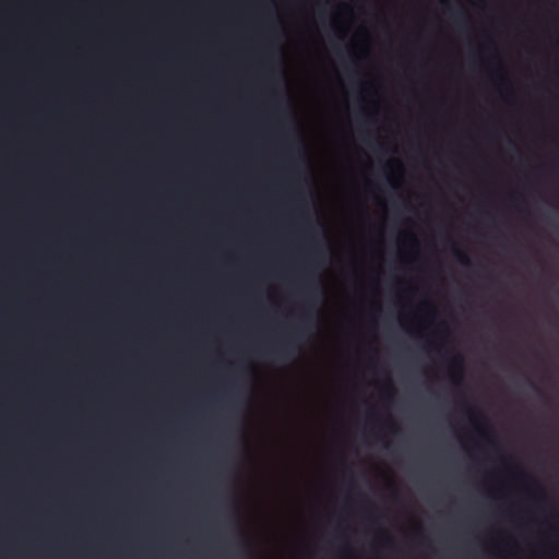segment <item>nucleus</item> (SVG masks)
I'll return each instance as SVG.
<instances>
[{
	"label": "nucleus",
	"mask_w": 559,
	"mask_h": 559,
	"mask_svg": "<svg viewBox=\"0 0 559 559\" xmlns=\"http://www.w3.org/2000/svg\"><path fill=\"white\" fill-rule=\"evenodd\" d=\"M455 20L457 22H463L464 25H466V26L469 25L468 15L466 14V12L463 9H460L459 13L455 15Z\"/></svg>",
	"instance_id": "nucleus-4"
},
{
	"label": "nucleus",
	"mask_w": 559,
	"mask_h": 559,
	"mask_svg": "<svg viewBox=\"0 0 559 559\" xmlns=\"http://www.w3.org/2000/svg\"><path fill=\"white\" fill-rule=\"evenodd\" d=\"M521 477H522L523 479H525V480H533V477H532L531 475L526 474V473H522V474H521Z\"/></svg>",
	"instance_id": "nucleus-7"
},
{
	"label": "nucleus",
	"mask_w": 559,
	"mask_h": 559,
	"mask_svg": "<svg viewBox=\"0 0 559 559\" xmlns=\"http://www.w3.org/2000/svg\"><path fill=\"white\" fill-rule=\"evenodd\" d=\"M468 416H469V419H471L472 424L477 428V431L481 436L487 438L488 435L485 431H483L480 429V427L478 426L479 421H485L486 420V417H485L484 413L480 412L479 409L472 408V409L468 411Z\"/></svg>",
	"instance_id": "nucleus-2"
},
{
	"label": "nucleus",
	"mask_w": 559,
	"mask_h": 559,
	"mask_svg": "<svg viewBox=\"0 0 559 559\" xmlns=\"http://www.w3.org/2000/svg\"><path fill=\"white\" fill-rule=\"evenodd\" d=\"M538 489H539V491H540V493H542V498H544V499H545V498H546V493H544V491L540 489V487H538Z\"/></svg>",
	"instance_id": "nucleus-11"
},
{
	"label": "nucleus",
	"mask_w": 559,
	"mask_h": 559,
	"mask_svg": "<svg viewBox=\"0 0 559 559\" xmlns=\"http://www.w3.org/2000/svg\"><path fill=\"white\" fill-rule=\"evenodd\" d=\"M300 332L290 333L287 338L281 341L277 347L272 348L271 350L263 352L264 355H271L275 358L280 359H290L295 356V354L299 350L298 340L300 338Z\"/></svg>",
	"instance_id": "nucleus-1"
},
{
	"label": "nucleus",
	"mask_w": 559,
	"mask_h": 559,
	"mask_svg": "<svg viewBox=\"0 0 559 559\" xmlns=\"http://www.w3.org/2000/svg\"><path fill=\"white\" fill-rule=\"evenodd\" d=\"M452 252L456 260L463 265H469L471 261L467 253L461 250L457 246L452 247Z\"/></svg>",
	"instance_id": "nucleus-3"
},
{
	"label": "nucleus",
	"mask_w": 559,
	"mask_h": 559,
	"mask_svg": "<svg viewBox=\"0 0 559 559\" xmlns=\"http://www.w3.org/2000/svg\"><path fill=\"white\" fill-rule=\"evenodd\" d=\"M312 321H313V316L311 313H306L305 322H312Z\"/></svg>",
	"instance_id": "nucleus-6"
},
{
	"label": "nucleus",
	"mask_w": 559,
	"mask_h": 559,
	"mask_svg": "<svg viewBox=\"0 0 559 559\" xmlns=\"http://www.w3.org/2000/svg\"><path fill=\"white\" fill-rule=\"evenodd\" d=\"M369 414L374 415V411L370 408Z\"/></svg>",
	"instance_id": "nucleus-12"
},
{
	"label": "nucleus",
	"mask_w": 559,
	"mask_h": 559,
	"mask_svg": "<svg viewBox=\"0 0 559 559\" xmlns=\"http://www.w3.org/2000/svg\"><path fill=\"white\" fill-rule=\"evenodd\" d=\"M487 441L489 442V444H491L492 447H496V441L492 439V438H487Z\"/></svg>",
	"instance_id": "nucleus-9"
},
{
	"label": "nucleus",
	"mask_w": 559,
	"mask_h": 559,
	"mask_svg": "<svg viewBox=\"0 0 559 559\" xmlns=\"http://www.w3.org/2000/svg\"><path fill=\"white\" fill-rule=\"evenodd\" d=\"M528 384L536 391H538L537 386L528 379L527 380Z\"/></svg>",
	"instance_id": "nucleus-10"
},
{
	"label": "nucleus",
	"mask_w": 559,
	"mask_h": 559,
	"mask_svg": "<svg viewBox=\"0 0 559 559\" xmlns=\"http://www.w3.org/2000/svg\"><path fill=\"white\" fill-rule=\"evenodd\" d=\"M392 165H396L399 167L401 166L399 160H391L390 163H388V166H392Z\"/></svg>",
	"instance_id": "nucleus-8"
},
{
	"label": "nucleus",
	"mask_w": 559,
	"mask_h": 559,
	"mask_svg": "<svg viewBox=\"0 0 559 559\" xmlns=\"http://www.w3.org/2000/svg\"><path fill=\"white\" fill-rule=\"evenodd\" d=\"M453 362L456 364L460 369H462V357L461 356H455L453 358Z\"/></svg>",
	"instance_id": "nucleus-5"
}]
</instances>
